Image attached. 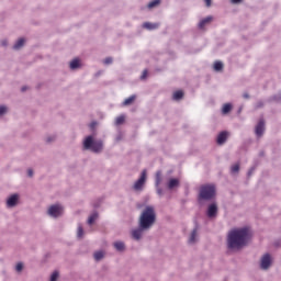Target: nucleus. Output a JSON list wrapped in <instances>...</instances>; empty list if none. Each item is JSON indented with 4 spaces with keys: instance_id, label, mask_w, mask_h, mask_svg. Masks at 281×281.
<instances>
[{
    "instance_id": "nucleus-1",
    "label": "nucleus",
    "mask_w": 281,
    "mask_h": 281,
    "mask_svg": "<svg viewBox=\"0 0 281 281\" xmlns=\"http://www.w3.org/2000/svg\"><path fill=\"white\" fill-rule=\"evenodd\" d=\"M251 228L247 226L232 229L228 232L226 239L227 249H229V251L243 249V247H246L247 243L251 240Z\"/></svg>"
},
{
    "instance_id": "nucleus-2",
    "label": "nucleus",
    "mask_w": 281,
    "mask_h": 281,
    "mask_svg": "<svg viewBox=\"0 0 281 281\" xmlns=\"http://www.w3.org/2000/svg\"><path fill=\"white\" fill-rule=\"evenodd\" d=\"M92 135H89L83 140L85 150H91L92 153H102L104 149V143L101 139H95V128L98 127V122L93 121L89 125Z\"/></svg>"
},
{
    "instance_id": "nucleus-3",
    "label": "nucleus",
    "mask_w": 281,
    "mask_h": 281,
    "mask_svg": "<svg viewBox=\"0 0 281 281\" xmlns=\"http://www.w3.org/2000/svg\"><path fill=\"white\" fill-rule=\"evenodd\" d=\"M216 199V184L205 183L199 187L198 203L203 205L205 201H214Z\"/></svg>"
},
{
    "instance_id": "nucleus-4",
    "label": "nucleus",
    "mask_w": 281,
    "mask_h": 281,
    "mask_svg": "<svg viewBox=\"0 0 281 281\" xmlns=\"http://www.w3.org/2000/svg\"><path fill=\"white\" fill-rule=\"evenodd\" d=\"M154 223H157L155 206H146L139 216L138 225L143 229H150Z\"/></svg>"
},
{
    "instance_id": "nucleus-5",
    "label": "nucleus",
    "mask_w": 281,
    "mask_h": 281,
    "mask_svg": "<svg viewBox=\"0 0 281 281\" xmlns=\"http://www.w3.org/2000/svg\"><path fill=\"white\" fill-rule=\"evenodd\" d=\"M63 212H65L63 205L54 204L48 207L47 214L53 218H58V216H63Z\"/></svg>"
},
{
    "instance_id": "nucleus-6",
    "label": "nucleus",
    "mask_w": 281,
    "mask_h": 281,
    "mask_svg": "<svg viewBox=\"0 0 281 281\" xmlns=\"http://www.w3.org/2000/svg\"><path fill=\"white\" fill-rule=\"evenodd\" d=\"M146 179H147V172L146 170H143L139 179L134 183V190L136 191L143 190L144 186H146Z\"/></svg>"
},
{
    "instance_id": "nucleus-7",
    "label": "nucleus",
    "mask_w": 281,
    "mask_h": 281,
    "mask_svg": "<svg viewBox=\"0 0 281 281\" xmlns=\"http://www.w3.org/2000/svg\"><path fill=\"white\" fill-rule=\"evenodd\" d=\"M206 216L209 218H216V216H218V205L216 204V202L209 204L206 210Z\"/></svg>"
},
{
    "instance_id": "nucleus-8",
    "label": "nucleus",
    "mask_w": 281,
    "mask_h": 281,
    "mask_svg": "<svg viewBox=\"0 0 281 281\" xmlns=\"http://www.w3.org/2000/svg\"><path fill=\"white\" fill-rule=\"evenodd\" d=\"M265 126H266L265 119L263 117L259 119L255 127V134L257 135V137H262V135H265Z\"/></svg>"
},
{
    "instance_id": "nucleus-9",
    "label": "nucleus",
    "mask_w": 281,
    "mask_h": 281,
    "mask_svg": "<svg viewBox=\"0 0 281 281\" xmlns=\"http://www.w3.org/2000/svg\"><path fill=\"white\" fill-rule=\"evenodd\" d=\"M261 269H269L271 267V255L266 254L261 258Z\"/></svg>"
},
{
    "instance_id": "nucleus-10",
    "label": "nucleus",
    "mask_w": 281,
    "mask_h": 281,
    "mask_svg": "<svg viewBox=\"0 0 281 281\" xmlns=\"http://www.w3.org/2000/svg\"><path fill=\"white\" fill-rule=\"evenodd\" d=\"M214 21V18L212 15L204 18L203 20L200 21L198 24L199 30L205 31V27L210 25Z\"/></svg>"
},
{
    "instance_id": "nucleus-11",
    "label": "nucleus",
    "mask_w": 281,
    "mask_h": 281,
    "mask_svg": "<svg viewBox=\"0 0 281 281\" xmlns=\"http://www.w3.org/2000/svg\"><path fill=\"white\" fill-rule=\"evenodd\" d=\"M228 137H229V132L223 131V132H221V133L217 135L216 143H217L220 146H223V144H225V142H227V138H228Z\"/></svg>"
},
{
    "instance_id": "nucleus-12",
    "label": "nucleus",
    "mask_w": 281,
    "mask_h": 281,
    "mask_svg": "<svg viewBox=\"0 0 281 281\" xmlns=\"http://www.w3.org/2000/svg\"><path fill=\"white\" fill-rule=\"evenodd\" d=\"M146 229L148 228H143L142 226H139L138 228L132 231V237L134 238V240H139L142 236H144V232H146Z\"/></svg>"
},
{
    "instance_id": "nucleus-13",
    "label": "nucleus",
    "mask_w": 281,
    "mask_h": 281,
    "mask_svg": "<svg viewBox=\"0 0 281 281\" xmlns=\"http://www.w3.org/2000/svg\"><path fill=\"white\" fill-rule=\"evenodd\" d=\"M19 204V194H13L7 200L8 207H15Z\"/></svg>"
},
{
    "instance_id": "nucleus-14",
    "label": "nucleus",
    "mask_w": 281,
    "mask_h": 281,
    "mask_svg": "<svg viewBox=\"0 0 281 281\" xmlns=\"http://www.w3.org/2000/svg\"><path fill=\"white\" fill-rule=\"evenodd\" d=\"M179 186H181V182L177 178L169 179L167 183L168 190H175V188H179Z\"/></svg>"
},
{
    "instance_id": "nucleus-15",
    "label": "nucleus",
    "mask_w": 281,
    "mask_h": 281,
    "mask_svg": "<svg viewBox=\"0 0 281 281\" xmlns=\"http://www.w3.org/2000/svg\"><path fill=\"white\" fill-rule=\"evenodd\" d=\"M234 109V105L232 103H226L222 108V115H228V113H232V110Z\"/></svg>"
},
{
    "instance_id": "nucleus-16",
    "label": "nucleus",
    "mask_w": 281,
    "mask_h": 281,
    "mask_svg": "<svg viewBox=\"0 0 281 281\" xmlns=\"http://www.w3.org/2000/svg\"><path fill=\"white\" fill-rule=\"evenodd\" d=\"M144 30H157L159 27V23H150V22H145L143 23Z\"/></svg>"
},
{
    "instance_id": "nucleus-17",
    "label": "nucleus",
    "mask_w": 281,
    "mask_h": 281,
    "mask_svg": "<svg viewBox=\"0 0 281 281\" xmlns=\"http://www.w3.org/2000/svg\"><path fill=\"white\" fill-rule=\"evenodd\" d=\"M183 95H186L183 90H177L176 92H173L172 100L179 102V100H183Z\"/></svg>"
},
{
    "instance_id": "nucleus-18",
    "label": "nucleus",
    "mask_w": 281,
    "mask_h": 281,
    "mask_svg": "<svg viewBox=\"0 0 281 281\" xmlns=\"http://www.w3.org/2000/svg\"><path fill=\"white\" fill-rule=\"evenodd\" d=\"M137 100V95L133 94L130 98L125 99L123 102V106H131Z\"/></svg>"
},
{
    "instance_id": "nucleus-19",
    "label": "nucleus",
    "mask_w": 281,
    "mask_h": 281,
    "mask_svg": "<svg viewBox=\"0 0 281 281\" xmlns=\"http://www.w3.org/2000/svg\"><path fill=\"white\" fill-rule=\"evenodd\" d=\"M198 234H199V228L198 227H195L193 231H192V233H191V235H190V238H189V243H196V236H198Z\"/></svg>"
},
{
    "instance_id": "nucleus-20",
    "label": "nucleus",
    "mask_w": 281,
    "mask_h": 281,
    "mask_svg": "<svg viewBox=\"0 0 281 281\" xmlns=\"http://www.w3.org/2000/svg\"><path fill=\"white\" fill-rule=\"evenodd\" d=\"M98 216H99L98 212L94 211V212L89 216V218H88V225H93V223H95V221H98Z\"/></svg>"
},
{
    "instance_id": "nucleus-21",
    "label": "nucleus",
    "mask_w": 281,
    "mask_h": 281,
    "mask_svg": "<svg viewBox=\"0 0 281 281\" xmlns=\"http://www.w3.org/2000/svg\"><path fill=\"white\" fill-rule=\"evenodd\" d=\"M114 247H115L116 251H124L126 249V246L124 245V241L114 243Z\"/></svg>"
},
{
    "instance_id": "nucleus-22",
    "label": "nucleus",
    "mask_w": 281,
    "mask_h": 281,
    "mask_svg": "<svg viewBox=\"0 0 281 281\" xmlns=\"http://www.w3.org/2000/svg\"><path fill=\"white\" fill-rule=\"evenodd\" d=\"M80 59L76 58L72 61H70V69H80Z\"/></svg>"
},
{
    "instance_id": "nucleus-23",
    "label": "nucleus",
    "mask_w": 281,
    "mask_h": 281,
    "mask_svg": "<svg viewBox=\"0 0 281 281\" xmlns=\"http://www.w3.org/2000/svg\"><path fill=\"white\" fill-rule=\"evenodd\" d=\"M23 45H25V38L21 37L14 44L13 49H21V47H23Z\"/></svg>"
},
{
    "instance_id": "nucleus-24",
    "label": "nucleus",
    "mask_w": 281,
    "mask_h": 281,
    "mask_svg": "<svg viewBox=\"0 0 281 281\" xmlns=\"http://www.w3.org/2000/svg\"><path fill=\"white\" fill-rule=\"evenodd\" d=\"M161 3V0H153L151 2L148 3L147 8L149 10H153V8H157Z\"/></svg>"
},
{
    "instance_id": "nucleus-25",
    "label": "nucleus",
    "mask_w": 281,
    "mask_h": 281,
    "mask_svg": "<svg viewBox=\"0 0 281 281\" xmlns=\"http://www.w3.org/2000/svg\"><path fill=\"white\" fill-rule=\"evenodd\" d=\"M240 171V164H235V165H233L232 167H231V172L233 173V175H236V173H238Z\"/></svg>"
},
{
    "instance_id": "nucleus-26",
    "label": "nucleus",
    "mask_w": 281,
    "mask_h": 281,
    "mask_svg": "<svg viewBox=\"0 0 281 281\" xmlns=\"http://www.w3.org/2000/svg\"><path fill=\"white\" fill-rule=\"evenodd\" d=\"M124 122H126V117L124 115H121V116L116 117L115 124H116V126H122V124H124Z\"/></svg>"
},
{
    "instance_id": "nucleus-27",
    "label": "nucleus",
    "mask_w": 281,
    "mask_h": 281,
    "mask_svg": "<svg viewBox=\"0 0 281 281\" xmlns=\"http://www.w3.org/2000/svg\"><path fill=\"white\" fill-rule=\"evenodd\" d=\"M161 186V171L156 172V188H159Z\"/></svg>"
},
{
    "instance_id": "nucleus-28",
    "label": "nucleus",
    "mask_w": 281,
    "mask_h": 281,
    "mask_svg": "<svg viewBox=\"0 0 281 281\" xmlns=\"http://www.w3.org/2000/svg\"><path fill=\"white\" fill-rule=\"evenodd\" d=\"M214 71H223V64L221 61L214 63Z\"/></svg>"
},
{
    "instance_id": "nucleus-29",
    "label": "nucleus",
    "mask_w": 281,
    "mask_h": 281,
    "mask_svg": "<svg viewBox=\"0 0 281 281\" xmlns=\"http://www.w3.org/2000/svg\"><path fill=\"white\" fill-rule=\"evenodd\" d=\"M104 258V252L103 251H97L94 252V260L100 261Z\"/></svg>"
},
{
    "instance_id": "nucleus-30",
    "label": "nucleus",
    "mask_w": 281,
    "mask_h": 281,
    "mask_svg": "<svg viewBox=\"0 0 281 281\" xmlns=\"http://www.w3.org/2000/svg\"><path fill=\"white\" fill-rule=\"evenodd\" d=\"M77 236H78V238H82L85 236V228H82V225L78 226Z\"/></svg>"
},
{
    "instance_id": "nucleus-31",
    "label": "nucleus",
    "mask_w": 281,
    "mask_h": 281,
    "mask_svg": "<svg viewBox=\"0 0 281 281\" xmlns=\"http://www.w3.org/2000/svg\"><path fill=\"white\" fill-rule=\"evenodd\" d=\"M5 113H8V108H5L4 105L0 106V115H5Z\"/></svg>"
},
{
    "instance_id": "nucleus-32",
    "label": "nucleus",
    "mask_w": 281,
    "mask_h": 281,
    "mask_svg": "<svg viewBox=\"0 0 281 281\" xmlns=\"http://www.w3.org/2000/svg\"><path fill=\"white\" fill-rule=\"evenodd\" d=\"M58 280V271H54L53 274L50 276V281H56Z\"/></svg>"
},
{
    "instance_id": "nucleus-33",
    "label": "nucleus",
    "mask_w": 281,
    "mask_h": 281,
    "mask_svg": "<svg viewBox=\"0 0 281 281\" xmlns=\"http://www.w3.org/2000/svg\"><path fill=\"white\" fill-rule=\"evenodd\" d=\"M104 65H111L113 63V57H106L104 60H103Z\"/></svg>"
},
{
    "instance_id": "nucleus-34",
    "label": "nucleus",
    "mask_w": 281,
    "mask_h": 281,
    "mask_svg": "<svg viewBox=\"0 0 281 281\" xmlns=\"http://www.w3.org/2000/svg\"><path fill=\"white\" fill-rule=\"evenodd\" d=\"M146 78H148V70L145 69L140 76V80H146Z\"/></svg>"
},
{
    "instance_id": "nucleus-35",
    "label": "nucleus",
    "mask_w": 281,
    "mask_h": 281,
    "mask_svg": "<svg viewBox=\"0 0 281 281\" xmlns=\"http://www.w3.org/2000/svg\"><path fill=\"white\" fill-rule=\"evenodd\" d=\"M15 270H16L18 272L23 271V265H22L21 262L18 263L16 267H15Z\"/></svg>"
},
{
    "instance_id": "nucleus-36",
    "label": "nucleus",
    "mask_w": 281,
    "mask_h": 281,
    "mask_svg": "<svg viewBox=\"0 0 281 281\" xmlns=\"http://www.w3.org/2000/svg\"><path fill=\"white\" fill-rule=\"evenodd\" d=\"M262 106H265V102L262 101L257 102L256 109H262Z\"/></svg>"
},
{
    "instance_id": "nucleus-37",
    "label": "nucleus",
    "mask_w": 281,
    "mask_h": 281,
    "mask_svg": "<svg viewBox=\"0 0 281 281\" xmlns=\"http://www.w3.org/2000/svg\"><path fill=\"white\" fill-rule=\"evenodd\" d=\"M56 139V136H49L46 138V142L49 144Z\"/></svg>"
},
{
    "instance_id": "nucleus-38",
    "label": "nucleus",
    "mask_w": 281,
    "mask_h": 281,
    "mask_svg": "<svg viewBox=\"0 0 281 281\" xmlns=\"http://www.w3.org/2000/svg\"><path fill=\"white\" fill-rule=\"evenodd\" d=\"M204 3L206 5V8H211L212 7V0H204Z\"/></svg>"
},
{
    "instance_id": "nucleus-39",
    "label": "nucleus",
    "mask_w": 281,
    "mask_h": 281,
    "mask_svg": "<svg viewBox=\"0 0 281 281\" xmlns=\"http://www.w3.org/2000/svg\"><path fill=\"white\" fill-rule=\"evenodd\" d=\"M157 193L159 194V196L164 195V190L159 187H157Z\"/></svg>"
},
{
    "instance_id": "nucleus-40",
    "label": "nucleus",
    "mask_w": 281,
    "mask_h": 281,
    "mask_svg": "<svg viewBox=\"0 0 281 281\" xmlns=\"http://www.w3.org/2000/svg\"><path fill=\"white\" fill-rule=\"evenodd\" d=\"M244 0H231V3L233 4H238V3H243Z\"/></svg>"
},
{
    "instance_id": "nucleus-41",
    "label": "nucleus",
    "mask_w": 281,
    "mask_h": 281,
    "mask_svg": "<svg viewBox=\"0 0 281 281\" xmlns=\"http://www.w3.org/2000/svg\"><path fill=\"white\" fill-rule=\"evenodd\" d=\"M27 175H29V177H34V170L29 169V170H27Z\"/></svg>"
},
{
    "instance_id": "nucleus-42",
    "label": "nucleus",
    "mask_w": 281,
    "mask_h": 281,
    "mask_svg": "<svg viewBox=\"0 0 281 281\" xmlns=\"http://www.w3.org/2000/svg\"><path fill=\"white\" fill-rule=\"evenodd\" d=\"M243 98H244L245 100H249V94H248L247 92H245V93L243 94Z\"/></svg>"
},
{
    "instance_id": "nucleus-43",
    "label": "nucleus",
    "mask_w": 281,
    "mask_h": 281,
    "mask_svg": "<svg viewBox=\"0 0 281 281\" xmlns=\"http://www.w3.org/2000/svg\"><path fill=\"white\" fill-rule=\"evenodd\" d=\"M21 91H22V92L27 91V87H22Z\"/></svg>"
},
{
    "instance_id": "nucleus-44",
    "label": "nucleus",
    "mask_w": 281,
    "mask_h": 281,
    "mask_svg": "<svg viewBox=\"0 0 281 281\" xmlns=\"http://www.w3.org/2000/svg\"><path fill=\"white\" fill-rule=\"evenodd\" d=\"M122 137H123V135L122 134H119V136H117V142H120V139H122Z\"/></svg>"
},
{
    "instance_id": "nucleus-45",
    "label": "nucleus",
    "mask_w": 281,
    "mask_h": 281,
    "mask_svg": "<svg viewBox=\"0 0 281 281\" xmlns=\"http://www.w3.org/2000/svg\"><path fill=\"white\" fill-rule=\"evenodd\" d=\"M251 172H252V171L250 170V171L248 172V175L250 176V175H251Z\"/></svg>"
}]
</instances>
